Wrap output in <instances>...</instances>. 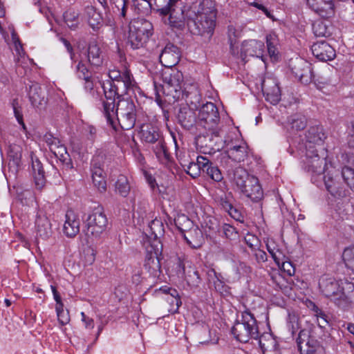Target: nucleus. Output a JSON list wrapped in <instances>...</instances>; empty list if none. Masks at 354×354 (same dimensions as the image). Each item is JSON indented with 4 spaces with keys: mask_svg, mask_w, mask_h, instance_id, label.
Instances as JSON below:
<instances>
[{
    "mask_svg": "<svg viewBox=\"0 0 354 354\" xmlns=\"http://www.w3.org/2000/svg\"><path fill=\"white\" fill-rule=\"evenodd\" d=\"M185 24L194 35L212 33L216 25V10L211 0H204L185 12Z\"/></svg>",
    "mask_w": 354,
    "mask_h": 354,
    "instance_id": "nucleus-1",
    "label": "nucleus"
},
{
    "mask_svg": "<svg viewBox=\"0 0 354 354\" xmlns=\"http://www.w3.org/2000/svg\"><path fill=\"white\" fill-rule=\"evenodd\" d=\"M219 121L218 110L214 103L207 102L202 106L198 113V122L207 132L199 139V142L203 145L209 139L210 143L207 145L208 149L221 150L224 145L223 139L220 135V129L218 127Z\"/></svg>",
    "mask_w": 354,
    "mask_h": 354,
    "instance_id": "nucleus-2",
    "label": "nucleus"
},
{
    "mask_svg": "<svg viewBox=\"0 0 354 354\" xmlns=\"http://www.w3.org/2000/svg\"><path fill=\"white\" fill-rule=\"evenodd\" d=\"M104 99L102 100V112L106 122L112 127H115L117 116L136 114V107L132 101L120 98L118 85H110L109 91L103 86Z\"/></svg>",
    "mask_w": 354,
    "mask_h": 354,
    "instance_id": "nucleus-3",
    "label": "nucleus"
},
{
    "mask_svg": "<svg viewBox=\"0 0 354 354\" xmlns=\"http://www.w3.org/2000/svg\"><path fill=\"white\" fill-rule=\"evenodd\" d=\"M227 176L241 194L253 202H259L263 197V192L257 178L250 176L242 167L228 171Z\"/></svg>",
    "mask_w": 354,
    "mask_h": 354,
    "instance_id": "nucleus-4",
    "label": "nucleus"
},
{
    "mask_svg": "<svg viewBox=\"0 0 354 354\" xmlns=\"http://www.w3.org/2000/svg\"><path fill=\"white\" fill-rule=\"evenodd\" d=\"M232 333L241 342H248L250 339H260L257 322L253 315L248 310L241 312V319L237 317Z\"/></svg>",
    "mask_w": 354,
    "mask_h": 354,
    "instance_id": "nucleus-5",
    "label": "nucleus"
},
{
    "mask_svg": "<svg viewBox=\"0 0 354 354\" xmlns=\"http://www.w3.org/2000/svg\"><path fill=\"white\" fill-rule=\"evenodd\" d=\"M153 33L152 24L145 19H134L130 23L128 44L133 49L144 46Z\"/></svg>",
    "mask_w": 354,
    "mask_h": 354,
    "instance_id": "nucleus-6",
    "label": "nucleus"
},
{
    "mask_svg": "<svg viewBox=\"0 0 354 354\" xmlns=\"http://www.w3.org/2000/svg\"><path fill=\"white\" fill-rule=\"evenodd\" d=\"M162 82L161 86L165 95L171 97L174 100H178L185 95L188 96L189 92L184 87L181 72L175 70L165 71L162 73Z\"/></svg>",
    "mask_w": 354,
    "mask_h": 354,
    "instance_id": "nucleus-7",
    "label": "nucleus"
},
{
    "mask_svg": "<svg viewBox=\"0 0 354 354\" xmlns=\"http://www.w3.org/2000/svg\"><path fill=\"white\" fill-rule=\"evenodd\" d=\"M316 327L310 323L301 329L297 339L301 354H315L320 347V343L315 335Z\"/></svg>",
    "mask_w": 354,
    "mask_h": 354,
    "instance_id": "nucleus-8",
    "label": "nucleus"
},
{
    "mask_svg": "<svg viewBox=\"0 0 354 354\" xmlns=\"http://www.w3.org/2000/svg\"><path fill=\"white\" fill-rule=\"evenodd\" d=\"M319 289L326 297L333 300L339 306H343L344 303L347 302V297L343 288L333 277L323 276L319 282Z\"/></svg>",
    "mask_w": 354,
    "mask_h": 354,
    "instance_id": "nucleus-9",
    "label": "nucleus"
},
{
    "mask_svg": "<svg viewBox=\"0 0 354 354\" xmlns=\"http://www.w3.org/2000/svg\"><path fill=\"white\" fill-rule=\"evenodd\" d=\"M87 232L98 238L107 228L108 219L102 207L93 209L84 221Z\"/></svg>",
    "mask_w": 354,
    "mask_h": 354,
    "instance_id": "nucleus-10",
    "label": "nucleus"
},
{
    "mask_svg": "<svg viewBox=\"0 0 354 354\" xmlns=\"http://www.w3.org/2000/svg\"><path fill=\"white\" fill-rule=\"evenodd\" d=\"M161 245L157 241H153L146 247L145 268L153 274H156L160 270V256Z\"/></svg>",
    "mask_w": 354,
    "mask_h": 354,
    "instance_id": "nucleus-11",
    "label": "nucleus"
},
{
    "mask_svg": "<svg viewBox=\"0 0 354 354\" xmlns=\"http://www.w3.org/2000/svg\"><path fill=\"white\" fill-rule=\"evenodd\" d=\"M109 76L113 80V83L109 82L107 85H104L106 87L107 91L109 90L110 85H118V88L123 86L124 91L127 93L129 90L133 89L136 85L131 73L127 69H124L122 72L117 70L110 71Z\"/></svg>",
    "mask_w": 354,
    "mask_h": 354,
    "instance_id": "nucleus-12",
    "label": "nucleus"
},
{
    "mask_svg": "<svg viewBox=\"0 0 354 354\" xmlns=\"http://www.w3.org/2000/svg\"><path fill=\"white\" fill-rule=\"evenodd\" d=\"M261 88L266 101L272 104H277L281 100V91L277 80L271 76H266L261 80Z\"/></svg>",
    "mask_w": 354,
    "mask_h": 354,
    "instance_id": "nucleus-13",
    "label": "nucleus"
},
{
    "mask_svg": "<svg viewBox=\"0 0 354 354\" xmlns=\"http://www.w3.org/2000/svg\"><path fill=\"white\" fill-rule=\"evenodd\" d=\"M292 73L304 84L310 83L313 78L311 64L301 58H297L290 64Z\"/></svg>",
    "mask_w": 354,
    "mask_h": 354,
    "instance_id": "nucleus-14",
    "label": "nucleus"
},
{
    "mask_svg": "<svg viewBox=\"0 0 354 354\" xmlns=\"http://www.w3.org/2000/svg\"><path fill=\"white\" fill-rule=\"evenodd\" d=\"M306 169L313 175H322L326 167L325 158H320L317 149H308L306 151Z\"/></svg>",
    "mask_w": 354,
    "mask_h": 354,
    "instance_id": "nucleus-15",
    "label": "nucleus"
},
{
    "mask_svg": "<svg viewBox=\"0 0 354 354\" xmlns=\"http://www.w3.org/2000/svg\"><path fill=\"white\" fill-rule=\"evenodd\" d=\"M178 273L185 278L187 284L192 288H197L201 283V278L198 271L187 261L178 259Z\"/></svg>",
    "mask_w": 354,
    "mask_h": 354,
    "instance_id": "nucleus-16",
    "label": "nucleus"
},
{
    "mask_svg": "<svg viewBox=\"0 0 354 354\" xmlns=\"http://www.w3.org/2000/svg\"><path fill=\"white\" fill-rule=\"evenodd\" d=\"M180 57L179 48L172 44H167L159 56L161 64L167 68H171L177 64Z\"/></svg>",
    "mask_w": 354,
    "mask_h": 354,
    "instance_id": "nucleus-17",
    "label": "nucleus"
},
{
    "mask_svg": "<svg viewBox=\"0 0 354 354\" xmlns=\"http://www.w3.org/2000/svg\"><path fill=\"white\" fill-rule=\"evenodd\" d=\"M241 55L245 57L248 56L257 57L266 62L265 46L263 42L257 40L245 41L241 48Z\"/></svg>",
    "mask_w": 354,
    "mask_h": 354,
    "instance_id": "nucleus-18",
    "label": "nucleus"
},
{
    "mask_svg": "<svg viewBox=\"0 0 354 354\" xmlns=\"http://www.w3.org/2000/svg\"><path fill=\"white\" fill-rule=\"evenodd\" d=\"M65 222L63 231L68 237H75L80 228V220L78 214L72 209H68L65 215Z\"/></svg>",
    "mask_w": 354,
    "mask_h": 354,
    "instance_id": "nucleus-19",
    "label": "nucleus"
},
{
    "mask_svg": "<svg viewBox=\"0 0 354 354\" xmlns=\"http://www.w3.org/2000/svg\"><path fill=\"white\" fill-rule=\"evenodd\" d=\"M311 50L313 55L322 62L332 60L335 57L334 48L324 41L315 43L311 47Z\"/></svg>",
    "mask_w": 354,
    "mask_h": 354,
    "instance_id": "nucleus-20",
    "label": "nucleus"
},
{
    "mask_svg": "<svg viewBox=\"0 0 354 354\" xmlns=\"http://www.w3.org/2000/svg\"><path fill=\"white\" fill-rule=\"evenodd\" d=\"M326 138L323 127L321 126L310 127L306 134V150L317 149L315 145H320Z\"/></svg>",
    "mask_w": 354,
    "mask_h": 354,
    "instance_id": "nucleus-21",
    "label": "nucleus"
},
{
    "mask_svg": "<svg viewBox=\"0 0 354 354\" xmlns=\"http://www.w3.org/2000/svg\"><path fill=\"white\" fill-rule=\"evenodd\" d=\"M310 8L324 18H328L334 15L333 0H307Z\"/></svg>",
    "mask_w": 354,
    "mask_h": 354,
    "instance_id": "nucleus-22",
    "label": "nucleus"
},
{
    "mask_svg": "<svg viewBox=\"0 0 354 354\" xmlns=\"http://www.w3.org/2000/svg\"><path fill=\"white\" fill-rule=\"evenodd\" d=\"M28 97L32 106L39 110L43 109L47 103L45 92L37 83L29 86Z\"/></svg>",
    "mask_w": 354,
    "mask_h": 354,
    "instance_id": "nucleus-23",
    "label": "nucleus"
},
{
    "mask_svg": "<svg viewBox=\"0 0 354 354\" xmlns=\"http://www.w3.org/2000/svg\"><path fill=\"white\" fill-rule=\"evenodd\" d=\"M35 227L37 238L48 240L53 236L52 224L46 215H37L35 221Z\"/></svg>",
    "mask_w": 354,
    "mask_h": 354,
    "instance_id": "nucleus-24",
    "label": "nucleus"
},
{
    "mask_svg": "<svg viewBox=\"0 0 354 354\" xmlns=\"http://www.w3.org/2000/svg\"><path fill=\"white\" fill-rule=\"evenodd\" d=\"M326 188L332 196L336 198H343L346 196V190L342 185L334 178L331 174H327L324 177Z\"/></svg>",
    "mask_w": 354,
    "mask_h": 354,
    "instance_id": "nucleus-25",
    "label": "nucleus"
},
{
    "mask_svg": "<svg viewBox=\"0 0 354 354\" xmlns=\"http://www.w3.org/2000/svg\"><path fill=\"white\" fill-rule=\"evenodd\" d=\"M32 160L31 174L34 179L35 187L37 189L41 190L46 185L45 172L41 162L37 159Z\"/></svg>",
    "mask_w": 354,
    "mask_h": 354,
    "instance_id": "nucleus-26",
    "label": "nucleus"
},
{
    "mask_svg": "<svg viewBox=\"0 0 354 354\" xmlns=\"http://www.w3.org/2000/svg\"><path fill=\"white\" fill-rule=\"evenodd\" d=\"M223 147H228L227 154L228 156L236 162L243 161L248 155L247 147L245 143H241L238 145H231L229 142L223 140Z\"/></svg>",
    "mask_w": 354,
    "mask_h": 354,
    "instance_id": "nucleus-27",
    "label": "nucleus"
},
{
    "mask_svg": "<svg viewBox=\"0 0 354 354\" xmlns=\"http://www.w3.org/2000/svg\"><path fill=\"white\" fill-rule=\"evenodd\" d=\"M176 118L178 123L185 129H190L196 122L195 113L187 106L179 109Z\"/></svg>",
    "mask_w": 354,
    "mask_h": 354,
    "instance_id": "nucleus-28",
    "label": "nucleus"
},
{
    "mask_svg": "<svg viewBox=\"0 0 354 354\" xmlns=\"http://www.w3.org/2000/svg\"><path fill=\"white\" fill-rule=\"evenodd\" d=\"M140 133L142 141L151 145L163 138L157 128L151 124H143Z\"/></svg>",
    "mask_w": 354,
    "mask_h": 354,
    "instance_id": "nucleus-29",
    "label": "nucleus"
},
{
    "mask_svg": "<svg viewBox=\"0 0 354 354\" xmlns=\"http://www.w3.org/2000/svg\"><path fill=\"white\" fill-rule=\"evenodd\" d=\"M86 57L91 66L98 67L102 64L104 56L100 47L95 41L89 44Z\"/></svg>",
    "mask_w": 354,
    "mask_h": 354,
    "instance_id": "nucleus-30",
    "label": "nucleus"
},
{
    "mask_svg": "<svg viewBox=\"0 0 354 354\" xmlns=\"http://www.w3.org/2000/svg\"><path fill=\"white\" fill-rule=\"evenodd\" d=\"M259 345L263 350V354H281L276 340L270 334L261 335Z\"/></svg>",
    "mask_w": 354,
    "mask_h": 354,
    "instance_id": "nucleus-31",
    "label": "nucleus"
},
{
    "mask_svg": "<svg viewBox=\"0 0 354 354\" xmlns=\"http://www.w3.org/2000/svg\"><path fill=\"white\" fill-rule=\"evenodd\" d=\"M205 156H198L196 162H190L187 165L181 163V165L187 174L195 178L203 172V167L205 166Z\"/></svg>",
    "mask_w": 354,
    "mask_h": 354,
    "instance_id": "nucleus-32",
    "label": "nucleus"
},
{
    "mask_svg": "<svg viewBox=\"0 0 354 354\" xmlns=\"http://www.w3.org/2000/svg\"><path fill=\"white\" fill-rule=\"evenodd\" d=\"M84 15L88 25L93 30H98L102 26V17L100 12L93 6H87L84 10Z\"/></svg>",
    "mask_w": 354,
    "mask_h": 354,
    "instance_id": "nucleus-33",
    "label": "nucleus"
},
{
    "mask_svg": "<svg viewBox=\"0 0 354 354\" xmlns=\"http://www.w3.org/2000/svg\"><path fill=\"white\" fill-rule=\"evenodd\" d=\"M195 340L198 344H207L211 341L210 330L205 324H197L193 328Z\"/></svg>",
    "mask_w": 354,
    "mask_h": 354,
    "instance_id": "nucleus-34",
    "label": "nucleus"
},
{
    "mask_svg": "<svg viewBox=\"0 0 354 354\" xmlns=\"http://www.w3.org/2000/svg\"><path fill=\"white\" fill-rule=\"evenodd\" d=\"M104 167V156L100 154L95 156L91 162V178L106 176Z\"/></svg>",
    "mask_w": 354,
    "mask_h": 354,
    "instance_id": "nucleus-35",
    "label": "nucleus"
},
{
    "mask_svg": "<svg viewBox=\"0 0 354 354\" xmlns=\"http://www.w3.org/2000/svg\"><path fill=\"white\" fill-rule=\"evenodd\" d=\"M205 167L203 173L215 182H221L223 179V174L219 168L214 165L207 157H205Z\"/></svg>",
    "mask_w": 354,
    "mask_h": 354,
    "instance_id": "nucleus-36",
    "label": "nucleus"
},
{
    "mask_svg": "<svg viewBox=\"0 0 354 354\" xmlns=\"http://www.w3.org/2000/svg\"><path fill=\"white\" fill-rule=\"evenodd\" d=\"M109 3L113 13L120 19L127 20L129 0H109Z\"/></svg>",
    "mask_w": 354,
    "mask_h": 354,
    "instance_id": "nucleus-37",
    "label": "nucleus"
},
{
    "mask_svg": "<svg viewBox=\"0 0 354 354\" xmlns=\"http://www.w3.org/2000/svg\"><path fill=\"white\" fill-rule=\"evenodd\" d=\"M267 53L272 61L279 59L278 39L275 34H269L266 36Z\"/></svg>",
    "mask_w": 354,
    "mask_h": 354,
    "instance_id": "nucleus-38",
    "label": "nucleus"
},
{
    "mask_svg": "<svg viewBox=\"0 0 354 354\" xmlns=\"http://www.w3.org/2000/svg\"><path fill=\"white\" fill-rule=\"evenodd\" d=\"M152 149L160 162H166L169 160V154L167 150L163 138L153 143Z\"/></svg>",
    "mask_w": 354,
    "mask_h": 354,
    "instance_id": "nucleus-39",
    "label": "nucleus"
},
{
    "mask_svg": "<svg viewBox=\"0 0 354 354\" xmlns=\"http://www.w3.org/2000/svg\"><path fill=\"white\" fill-rule=\"evenodd\" d=\"M307 122L304 115L300 113H295L289 117L288 125L292 131L303 130L306 126Z\"/></svg>",
    "mask_w": 354,
    "mask_h": 354,
    "instance_id": "nucleus-40",
    "label": "nucleus"
},
{
    "mask_svg": "<svg viewBox=\"0 0 354 354\" xmlns=\"http://www.w3.org/2000/svg\"><path fill=\"white\" fill-rule=\"evenodd\" d=\"M22 151V147L17 144L10 145L9 147L8 157L10 161L16 167L21 165Z\"/></svg>",
    "mask_w": 354,
    "mask_h": 354,
    "instance_id": "nucleus-41",
    "label": "nucleus"
},
{
    "mask_svg": "<svg viewBox=\"0 0 354 354\" xmlns=\"http://www.w3.org/2000/svg\"><path fill=\"white\" fill-rule=\"evenodd\" d=\"M79 16L80 13L77 10L70 8L64 14V21L70 28L75 29L80 24Z\"/></svg>",
    "mask_w": 354,
    "mask_h": 354,
    "instance_id": "nucleus-42",
    "label": "nucleus"
},
{
    "mask_svg": "<svg viewBox=\"0 0 354 354\" xmlns=\"http://www.w3.org/2000/svg\"><path fill=\"white\" fill-rule=\"evenodd\" d=\"M115 191L122 196L126 197L130 192L129 180L125 176H118L115 183Z\"/></svg>",
    "mask_w": 354,
    "mask_h": 354,
    "instance_id": "nucleus-43",
    "label": "nucleus"
},
{
    "mask_svg": "<svg viewBox=\"0 0 354 354\" xmlns=\"http://www.w3.org/2000/svg\"><path fill=\"white\" fill-rule=\"evenodd\" d=\"M117 122L120 124L122 129L129 130L132 129L136 124V114L117 116L115 123Z\"/></svg>",
    "mask_w": 354,
    "mask_h": 354,
    "instance_id": "nucleus-44",
    "label": "nucleus"
},
{
    "mask_svg": "<svg viewBox=\"0 0 354 354\" xmlns=\"http://www.w3.org/2000/svg\"><path fill=\"white\" fill-rule=\"evenodd\" d=\"M174 223L177 228L182 232L189 230L193 225L192 221L185 214L178 215L177 217L174 218Z\"/></svg>",
    "mask_w": 354,
    "mask_h": 354,
    "instance_id": "nucleus-45",
    "label": "nucleus"
},
{
    "mask_svg": "<svg viewBox=\"0 0 354 354\" xmlns=\"http://www.w3.org/2000/svg\"><path fill=\"white\" fill-rule=\"evenodd\" d=\"M54 143L50 149V151L60 160H66V156H68L66 147L60 143L59 140H53Z\"/></svg>",
    "mask_w": 354,
    "mask_h": 354,
    "instance_id": "nucleus-46",
    "label": "nucleus"
},
{
    "mask_svg": "<svg viewBox=\"0 0 354 354\" xmlns=\"http://www.w3.org/2000/svg\"><path fill=\"white\" fill-rule=\"evenodd\" d=\"M8 30L10 32V37L8 35V37L4 36L6 41L9 45H12L17 53L21 55V52L23 50L22 46L15 29L13 27L9 26Z\"/></svg>",
    "mask_w": 354,
    "mask_h": 354,
    "instance_id": "nucleus-47",
    "label": "nucleus"
},
{
    "mask_svg": "<svg viewBox=\"0 0 354 354\" xmlns=\"http://www.w3.org/2000/svg\"><path fill=\"white\" fill-rule=\"evenodd\" d=\"M151 3L147 0H134L133 6L135 10L140 15H147L151 8Z\"/></svg>",
    "mask_w": 354,
    "mask_h": 354,
    "instance_id": "nucleus-48",
    "label": "nucleus"
},
{
    "mask_svg": "<svg viewBox=\"0 0 354 354\" xmlns=\"http://www.w3.org/2000/svg\"><path fill=\"white\" fill-rule=\"evenodd\" d=\"M342 259L346 268L354 272V246L347 248L344 250Z\"/></svg>",
    "mask_w": 354,
    "mask_h": 354,
    "instance_id": "nucleus-49",
    "label": "nucleus"
},
{
    "mask_svg": "<svg viewBox=\"0 0 354 354\" xmlns=\"http://www.w3.org/2000/svg\"><path fill=\"white\" fill-rule=\"evenodd\" d=\"M301 319L295 314H289L287 326L288 330L294 335L300 328Z\"/></svg>",
    "mask_w": 354,
    "mask_h": 354,
    "instance_id": "nucleus-50",
    "label": "nucleus"
},
{
    "mask_svg": "<svg viewBox=\"0 0 354 354\" xmlns=\"http://www.w3.org/2000/svg\"><path fill=\"white\" fill-rule=\"evenodd\" d=\"M342 175L345 183L354 191V169L349 167H344L342 169Z\"/></svg>",
    "mask_w": 354,
    "mask_h": 354,
    "instance_id": "nucleus-51",
    "label": "nucleus"
},
{
    "mask_svg": "<svg viewBox=\"0 0 354 354\" xmlns=\"http://www.w3.org/2000/svg\"><path fill=\"white\" fill-rule=\"evenodd\" d=\"M76 75L80 79L88 78L92 73L87 68L86 64L81 59L75 67Z\"/></svg>",
    "mask_w": 354,
    "mask_h": 354,
    "instance_id": "nucleus-52",
    "label": "nucleus"
},
{
    "mask_svg": "<svg viewBox=\"0 0 354 354\" xmlns=\"http://www.w3.org/2000/svg\"><path fill=\"white\" fill-rule=\"evenodd\" d=\"M57 319L62 326L66 325L70 322V315L68 310H64V306L55 307Z\"/></svg>",
    "mask_w": 354,
    "mask_h": 354,
    "instance_id": "nucleus-53",
    "label": "nucleus"
},
{
    "mask_svg": "<svg viewBox=\"0 0 354 354\" xmlns=\"http://www.w3.org/2000/svg\"><path fill=\"white\" fill-rule=\"evenodd\" d=\"M222 230L227 239L234 240L238 237V232L236 229L229 224H223L222 226Z\"/></svg>",
    "mask_w": 354,
    "mask_h": 354,
    "instance_id": "nucleus-54",
    "label": "nucleus"
},
{
    "mask_svg": "<svg viewBox=\"0 0 354 354\" xmlns=\"http://www.w3.org/2000/svg\"><path fill=\"white\" fill-rule=\"evenodd\" d=\"M315 316L317 317V322L320 328H324L328 324L326 315L317 307H315Z\"/></svg>",
    "mask_w": 354,
    "mask_h": 354,
    "instance_id": "nucleus-55",
    "label": "nucleus"
},
{
    "mask_svg": "<svg viewBox=\"0 0 354 354\" xmlns=\"http://www.w3.org/2000/svg\"><path fill=\"white\" fill-rule=\"evenodd\" d=\"M94 186L100 192H104L106 190V176L92 178Z\"/></svg>",
    "mask_w": 354,
    "mask_h": 354,
    "instance_id": "nucleus-56",
    "label": "nucleus"
},
{
    "mask_svg": "<svg viewBox=\"0 0 354 354\" xmlns=\"http://www.w3.org/2000/svg\"><path fill=\"white\" fill-rule=\"evenodd\" d=\"M266 248L268 252L270 254L273 259L277 262L279 258L277 256V252L279 250L277 248V245L273 241H268L266 243Z\"/></svg>",
    "mask_w": 354,
    "mask_h": 354,
    "instance_id": "nucleus-57",
    "label": "nucleus"
},
{
    "mask_svg": "<svg viewBox=\"0 0 354 354\" xmlns=\"http://www.w3.org/2000/svg\"><path fill=\"white\" fill-rule=\"evenodd\" d=\"M313 31L316 36H325L326 34V26L322 22L315 24L313 25Z\"/></svg>",
    "mask_w": 354,
    "mask_h": 354,
    "instance_id": "nucleus-58",
    "label": "nucleus"
},
{
    "mask_svg": "<svg viewBox=\"0 0 354 354\" xmlns=\"http://www.w3.org/2000/svg\"><path fill=\"white\" fill-rule=\"evenodd\" d=\"M253 252L258 263H263L267 261V254L263 250L257 248L253 250Z\"/></svg>",
    "mask_w": 354,
    "mask_h": 354,
    "instance_id": "nucleus-59",
    "label": "nucleus"
},
{
    "mask_svg": "<svg viewBox=\"0 0 354 354\" xmlns=\"http://www.w3.org/2000/svg\"><path fill=\"white\" fill-rule=\"evenodd\" d=\"M245 241L252 251L258 246V239L254 236L248 235L246 237H245Z\"/></svg>",
    "mask_w": 354,
    "mask_h": 354,
    "instance_id": "nucleus-60",
    "label": "nucleus"
},
{
    "mask_svg": "<svg viewBox=\"0 0 354 354\" xmlns=\"http://www.w3.org/2000/svg\"><path fill=\"white\" fill-rule=\"evenodd\" d=\"M82 321L84 323L86 328L92 329L94 328V320L85 315L84 312L81 313Z\"/></svg>",
    "mask_w": 354,
    "mask_h": 354,
    "instance_id": "nucleus-61",
    "label": "nucleus"
},
{
    "mask_svg": "<svg viewBox=\"0 0 354 354\" xmlns=\"http://www.w3.org/2000/svg\"><path fill=\"white\" fill-rule=\"evenodd\" d=\"M50 288H51L53 294L54 299L56 301L55 307H59V306L60 307L62 306H64L62 299H61V296H60L59 293L57 292L55 286L51 285Z\"/></svg>",
    "mask_w": 354,
    "mask_h": 354,
    "instance_id": "nucleus-62",
    "label": "nucleus"
},
{
    "mask_svg": "<svg viewBox=\"0 0 354 354\" xmlns=\"http://www.w3.org/2000/svg\"><path fill=\"white\" fill-rule=\"evenodd\" d=\"M204 136H203V137ZM202 138V136H199L198 140H197V142L198 145H200L201 147L203 149V153H212L213 152H215L216 150L215 149H208L207 147V145H209L210 143V141L209 139H207L206 140V142H204L203 145L199 142V139Z\"/></svg>",
    "mask_w": 354,
    "mask_h": 354,
    "instance_id": "nucleus-63",
    "label": "nucleus"
},
{
    "mask_svg": "<svg viewBox=\"0 0 354 354\" xmlns=\"http://www.w3.org/2000/svg\"><path fill=\"white\" fill-rule=\"evenodd\" d=\"M15 116L18 122L21 125L24 130H26V127L23 120V115L20 111L15 107H14Z\"/></svg>",
    "mask_w": 354,
    "mask_h": 354,
    "instance_id": "nucleus-64",
    "label": "nucleus"
}]
</instances>
